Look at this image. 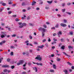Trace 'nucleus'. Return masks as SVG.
Instances as JSON below:
<instances>
[{"mask_svg": "<svg viewBox=\"0 0 74 74\" xmlns=\"http://www.w3.org/2000/svg\"><path fill=\"white\" fill-rule=\"evenodd\" d=\"M42 37H43L44 36V35H45V33H44V32H42Z\"/></svg>", "mask_w": 74, "mask_h": 74, "instance_id": "obj_23", "label": "nucleus"}, {"mask_svg": "<svg viewBox=\"0 0 74 74\" xmlns=\"http://www.w3.org/2000/svg\"><path fill=\"white\" fill-rule=\"evenodd\" d=\"M45 9L46 10H48V9H49V7H46L45 8Z\"/></svg>", "mask_w": 74, "mask_h": 74, "instance_id": "obj_56", "label": "nucleus"}, {"mask_svg": "<svg viewBox=\"0 0 74 74\" xmlns=\"http://www.w3.org/2000/svg\"><path fill=\"white\" fill-rule=\"evenodd\" d=\"M43 3V2L42 1H41V2L39 3L40 4H42Z\"/></svg>", "mask_w": 74, "mask_h": 74, "instance_id": "obj_54", "label": "nucleus"}, {"mask_svg": "<svg viewBox=\"0 0 74 74\" xmlns=\"http://www.w3.org/2000/svg\"><path fill=\"white\" fill-rule=\"evenodd\" d=\"M13 17H16V15H12Z\"/></svg>", "mask_w": 74, "mask_h": 74, "instance_id": "obj_52", "label": "nucleus"}, {"mask_svg": "<svg viewBox=\"0 0 74 74\" xmlns=\"http://www.w3.org/2000/svg\"><path fill=\"white\" fill-rule=\"evenodd\" d=\"M15 36H16V34H13L12 35V37H15Z\"/></svg>", "mask_w": 74, "mask_h": 74, "instance_id": "obj_41", "label": "nucleus"}, {"mask_svg": "<svg viewBox=\"0 0 74 74\" xmlns=\"http://www.w3.org/2000/svg\"><path fill=\"white\" fill-rule=\"evenodd\" d=\"M29 25L31 26H34V24L32 23H30L29 24Z\"/></svg>", "mask_w": 74, "mask_h": 74, "instance_id": "obj_30", "label": "nucleus"}, {"mask_svg": "<svg viewBox=\"0 0 74 74\" xmlns=\"http://www.w3.org/2000/svg\"><path fill=\"white\" fill-rule=\"evenodd\" d=\"M67 63H68V64L69 65V66H71L72 65V64H71L70 63V62H67Z\"/></svg>", "mask_w": 74, "mask_h": 74, "instance_id": "obj_27", "label": "nucleus"}, {"mask_svg": "<svg viewBox=\"0 0 74 74\" xmlns=\"http://www.w3.org/2000/svg\"><path fill=\"white\" fill-rule=\"evenodd\" d=\"M70 35H73V32H70Z\"/></svg>", "mask_w": 74, "mask_h": 74, "instance_id": "obj_60", "label": "nucleus"}, {"mask_svg": "<svg viewBox=\"0 0 74 74\" xmlns=\"http://www.w3.org/2000/svg\"><path fill=\"white\" fill-rule=\"evenodd\" d=\"M36 1H33L32 2V5L33 6L35 4H36Z\"/></svg>", "mask_w": 74, "mask_h": 74, "instance_id": "obj_13", "label": "nucleus"}, {"mask_svg": "<svg viewBox=\"0 0 74 74\" xmlns=\"http://www.w3.org/2000/svg\"><path fill=\"white\" fill-rule=\"evenodd\" d=\"M46 41V39H45L42 40V42H45Z\"/></svg>", "mask_w": 74, "mask_h": 74, "instance_id": "obj_43", "label": "nucleus"}, {"mask_svg": "<svg viewBox=\"0 0 74 74\" xmlns=\"http://www.w3.org/2000/svg\"><path fill=\"white\" fill-rule=\"evenodd\" d=\"M71 4V3H67V5H70Z\"/></svg>", "mask_w": 74, "mask_h": 74, "instance_id": "obj_51", "label": "nucleus"}, {"mask_svg": "<svg viewBox=\"0 0 74 74\" xmlns=\"http://www.w3.org/2000/svg\"><path fill=\"white\" fill-rule=\"evenodd\" d=\"M64 23H67V20L66 19H64Z\"/></svg>", "mask_w": 74, "mask_h": 74, "instance_id": "obj_39", "label": "nucleus"}, {"mask_svg": "<svg viewBox=\"0 0 74 74\" xmlns=\"http://www.w3.org/2000/svg\"><path fill=\"white\" fill-rule=\"evenodd\" d=\"M45 45L46 47H48V44L47 43H46Z\"/></svg>", "mask_w": 74, "mask_h": 74, "instance_id": "obj_35", "label": "nucleus"}, {"mask_svg": "<svg viewBox=\"0 0 74 74\" xmlns=\"http://www.w3.org/2000/svg\"><path fill=\"white\" fill-rule=\"evenodd\" d=\"M7 60V62H10V58H8Z\"/></svg>", "mask_w": 74, "mask_h": 74, "instance_id": "obj_36", "label": "nucleus"}, {"mask_svg": "<svg viewBox=\"0 0 74 74\" xmlns=\"http://www.w3.org/2000/svg\"><path fill=\"white\" fill-rule=\"evenodd\" d=\"M18 24L19 25H22V23H21V22H19L18 23Z\"/></svg>", "mask_w": 74, "mask_h": 74, "instance_id": "obj_61", "label": "nucleus"}, {"mask_svg": "<svg viewBox=\"0 0 74 74\" xmlns=\"http://www.w3.org/2000/svg\"><path fill=\"white\" fill-rule=\"evenodd\" d=\"M3 10H4V8H2L0 9L1 11H2Z\"/></svg>", "mask_w": 74, "mask_h": 74, "instance_id": "obj_44", "label": "nucleus"}, {"mask_svg": "<svg viewBox=\"0 0 74 74\" xmlns=\"http://www.w3.org/2000/svg\"><path fill=\"white\" fill-rule=\"evenodd\" d=\"M23 27V25H20V26H19V27L20 28H22V27Z\"/></svg>", "mask_w": 74, "mask_h": 74, "instance_id": "obj_34", "label": "nucleus"}, {"mask_svg": "<svg viewBox=\"0 0 74 74\" xmlns=\"http://www.w3.org/2000/svg\"><path fill=\"white\" fill-rule=\"evenodd\" d=\"M6 41L5 40H3L1 42H0V45H2L3 44H5Z\"/></svg>", "mask_w": 74, "mask_h": 74, "instance_id": "obj_7", "label": "nucleus"}, {"mask_svg": "<svg viewBox=\"0 0 74 74\" xmlns=\"http://www.w3.org/2000/svg\"><path fill=\"white\" fill-rule=\"evenodd\" d=\"M36 10H40V8H39L38 7L37 8H36Z\"/></svg>", "mask_w": 74, "mask_h": 74, "instance_id": "obj_57", "label": "nucleus"}, {"mask_svg": "<svg viewBox=\"0 0 74 74\" xmlns=\"http://www.w3.org/2000/svg\"><path fill=\"white\" fill-rule=\"evenodd\" d=\"M55 27H56V28H58V27H59V24H57L55 26Z\"/></svg>", "mask_w": 74, "mask_h": 74, "instance_id": "obj_22", "label": "nucleus"}, {"mask_svg": "<svg viewBox=\"0 0 74 74\" xmlns=\"http://www.w3.org/2000/svg\"><path fill=\"white\" fill-rule=\"evenodd\" d=\"M8 13L9 14H10L12 13V12H11V11L8 12Z\"/></svg>", "mask_w": 74, "mask_h": 74, "instance_id": "obj_50", "label": "nucleus"}, {"mask_svg": "<svg viewBox=\"0 0 74 74\" xmlns=\"http://www.w3.org/2000/svg\"><path fill=\"white\" fill-rule=\"evenodd\" d=\"M4 25H5V24L4 23H2L1 24V26H4Z\"/></svg>", "mask_w": 74, "mask_h": 74, "instance_id": "obj_53", "label": "nucleus"}, {"mask_svg": "<svg viewBox=\"0 0 74 74\" xmlns=\"http://www.w3.org/2000/svg\"><path fill=\"white\" fill-rule=\"evenodd\" d=\"M10 55L11 56H12L13 55H14V53H13V52H11L10 53Z\"/></svg>", "mask_w": 74, "mask_h": 74, "instance_id": "obj_25", "label": "nucleus"}, {"mask_svg": "<svg viewBox=\"0 0 74 74\" xmlns=\"http://www.w3.org/2000/svg\"><path fill=\"white\" fill-rule=\"evenodd\" d=\"M34 70H35V72H37V69L36 67H34L33 68Z\"/></svg>", "mask_w": 74, "mask_h": 74, "instance_id": "obj_11", "label": "nucleus"}, {"mask_svg": "<svg viewBox=\"0 0 74 74\" xmlns=\"http://www.w3.org/2000/svg\"><path fill=\"white\" fill-rule=\"evenodd\" d=\"M12 2H9L8 4H12Z\"/></svg>", "mask_w": 74, "mask_h": 74, "instance_id": "obj_64", "label": "nucleus"}, {"mask_svg": "<svg viewBox=\"0 0 74 74\" xmlns=\"http://www.w3.org/2000/svg\"><path fill=\"white\" fill-rule=\"evenodd\" d=\"M32 62L33 63V64H37V66H39V65H40V66H42L43 65L42 64V63H36L34 62Z\"/></svg>", "mask_w": 74, "mask_h": 74, "instance_id": "obj_5", "label": "nucleus"}, {"mask_svg": "<svg viewBox=\"0 0 74 74\" xmlns=\"http://www.w3.org/2000/svg\"><path fill=\"white\" fill-rule=\"evenodd\" d=\"M15 21H16V22H18V21H19V20L17 18L15 19Z\"/></svg>", "mask_w": 74, "mask_h": 74, "instance_id": "obj_46", "label": "nucleus"}, {"mask_svg": "<svg viewBox=\"0 0 74 74\" xmlns=\"http://www.w3.org/2000/svg\"><path fill=\"white\" fill-rule=\"evenodd\" d=\"M46 23L47 25H49V22H46Z\"/></svg>", "mask_w": 74, "mask_h": 74, "instance_id": "obj_62", "label": "nucleus"}, {"mask_svg": "<svg viewBox=\"0 0 74 74\" xmlns=\"http://www.w3.org/2000/svg\"><path fill=\"white\" fill-rule=\"evenodd\" d=\"M19 62H20V64H21L23 63L24 61L22 60H21L19 61Z\"/></svg>", "mask_w": 74, "mask_h": 74, "instance_id": "obj_15", "label": "nucleus"}, {"mask_svg": "<svg viewBox=\"0 0 74 74\" xmlns=\"http://www.w3.org/2000/svg\"><path fill=\"white\" fill-rule=\"evenodd\" d=\"M22 74H26V72H24L22 73Z\"/></svg>", "mask_w": 74, "mask_h": 74, "instance_id": "obj_58", "label": "nucleus"}, {"mask_svg": "<svg viewBox=\"0 0 74 74\" xmlns=\"http://www.w3.org/2000/svg\"><path fill=\"white\" fill-rule=\"evenodd\" d=\"M64 47H65L64 46H62L61 47V48H62V49H64Z\"/></svg>", "mask_w": 74, "mask_h": 74, "instance_id": "obj_33", "label": "nucleus"}, {"mask_svg": "<svg viewBox=\"0 0 74 74\" xmlns=\"http://www.w3.org/2000/svg\"><path fill=\"white\" fill-rule=\"evenodd\" d=\"M22 25H23V26H26V25L27 24H26V23H22Z\"/></svg>", "mask_w": 74, "mask_h": 74, "instance_id": "obj_21", "label": "nucleus"}, {"mask_svg": "<svg viewBox=\"0 0 74 74\" xmlns=\"http://www.w3.org/2000/svg\"><path fill=\"white\" fill-rule=\"evenodd\" d=\"M2 67H8L9 66L8 65H3L2 66Z\"/></svg>", "mask_w": 74, "mask_h": 74, "instance_id": "obj_16", "label": "nucleus"}, {"mask_svg": "<svg viewBox=\"0 0 74 74\" xmlns=\"http://www.w3.org/2000/svg\"><path fill=\"white\" fill-rule=\"evenodd\" d=\"M60 25L61 26L63 27H66V26H67V25H66V24L63 23H61L60 24Z\"/></svg>", "mask_w": 74, "mask_h": 74, "instance_id": "obj_6", "label": "nucleus"}, {"mask_svg": "<svg viewBox=\"0 0 74 74\" xmlns=\"http://www.w3.org/2000/svg\"><path fill=\"white\" fill-rule=\"evenodd\" d=\"M43 26L44 28H47V25H43Z\"/></svg>", "mask_w": 74, "mask_h": 74, "instance_id": "obj_37", "label": "nucleus"}, {"mask_svg": "<svg viewBox=\"0 0 74 74\" xmlns=\"http://www.w3.org/2000/svg\"><path fill=\"white\" fill-rule=\"evenodd\" d=\"M57 61H58V62H60V59L58 58L57 59Z\"/></svg>", "mask_w": 74, "mask_h": 74, "instance_id": "obj_32", "label": "nucleus"}, {"mask_svg": "<svg viewBox=\"0 0 74 74\" xmlns=\"http://www.w3.org/2000/svg\"><path fill=\"white\" fill-rule=\"evenodd\" d=\"M10 48H11V49H14V48H15V47L14 46H12L10 47Z\"/></svg>", "mask_w": 74, "mask_h": 74, "instance_id": "obj_31", "label": "nucleus"}, {"mask_svg": "<svg viewBox=\"0 0 74 74\" xmlns=\"http://www.w3.org/2000/svg\"><path fill=\"white\" fill-rule=\"evenodd\" d=\"M63 53H64V55H65L66 56H69V57H70V56H68L67 54H66V52H63Z\"/></svg>", "mask_w": 74, "mask_h": 74, "instance_id": "obj_19", "label": "nucleus"}, {"mask_svg": "<svg viewBox=\"0 0 74 74\" xmlns=\"http://www.w3.org/2000/svg\"><path fill=\"white\" fill-rule=\"evenodd\" d=\"M44 45H42L40 46H38V48H40L41 49H42V48H44Z\"/></svg>", "mask_w": 74, "mask_h": 74, "instance_id": "obj_8", "label": "nucleus"}, {"mask_svg": "<svg viewBox=\"0 0 74 74\" xmlns=\"http://www.w3.org/2000/svg\"><path fill=\"white\" fill-rule=\"evenodd\" d=\"M38 30L39 31H40V30L41 31L42 33H45L46 30L43 28L40 27L39 29Z\"/></svg>", "mask_w": 74, "mask_h": 74, "instance_id": "obj_2", "label": "nucleus"}, {"mask_svg": "<svg viewBox=\"0 0 74 74\" xmlns=\"http://www.w3.org/2000/svg\"><path fill=\"white\" fill-rule=\"evenodd\" d=\"M12 69H14L15 68V66H12L11 67Z\"/></svg>", "mask_w": 74, "mask_h": 74, "instance_id": "obj_38", "label": "nucleus"}, {"mask_svg": "<svg viewBox=\"0 0 74 74\" xmlns=\"http://www.w3.org/2000/svg\"><path fill=\"white\" fill-rule=\"evenodd\" d=\"M29 41L28 40H27L26 41H25V43L26 44V45H30L31 46H33V45H32V44L31 43H29Z\"/></svg>", "mask_w": 74, "mask_h": 74, "instance_id": "obj_4", "label": "nucleus"}, {"mask_svg": "<svg viewBox=\"0 0 74 74\" xmlns=\"http://www.w3.org/2000/svg\"><path fill=\"white\" fill-rule=\"evenodd\" d=\"M2 5L3 6H5V5H6V4L5 3H2Z\"/></svg>", "mask_w": 74, "mask_h": 74, "instance_id": "obj_24", "label": "nucleus"}, {"mask_svg": "<svg viewBox=\"0 0 74 74\" xmlns=\"http://www.w3.org/2000/svg\"><path fill=\"white\" fill-rule=\"evenodd\" d=\"M50 72H51V73H54L55 72V71L53 70H51L50 69L49 70Z\"/></svg>", "mask_w": 74, "mask_h": 74, "instance_id": "obj_17", "label": "nucleus"}, {"mask_svg": "<svg viewBox=\"0 0 74 74\" xmlns=\"http://www.w3.org/2000/svg\"><path fill=\"white\" fill-rule=\"evenodd\" d=\"M57 34L56 33H54L53 34V36H56Z\"/></svg>", "mask_w": 74, "mask_h": 74, "instance_id": "obj_47", "label": "nucleus"}, {"mask_svg": "<svg viewBox=\"0 0 74 74\" xmlns=\"http://www.w3.org/2000/svg\"><path fill=\"white\" fill-rule=\"evenodd\" d=\"M55 29V27H53L51 28V29Z\"/></svg>", "mask_w": 74, "mask_h": 74, "instance_id": "obj_63", "label": "nucleus"}, {"mask_svg": "<svg viewBox=\"0 0 74 74\" xmlns=\"http://www.w3.org/2000/svg\"><path fill=\"white\" fill-rule=\"evenodd\" d=\"M53 69H56V65L55 64H53Z\"/></svg>", "mask_w": 74, "mask_h": 74, "instance_id": "obj_12", "label": "nucleus"}, {"mask_svg": "<svg viewBox=\"0 0 74 74\" xmlns=\"http://www.w3.org/2000/svg\"><path fill=\"white\" fill-rule=\"evenodd\" d=\"M36 59H37L38 60H41L42 58L41 57H40V56L38 55L37 56V57L35 58Z\"/></svg>", "mask_w": 74, "mask_h": 74, "instance_id": "obj_3", "label": "nucleus"}, {"mask_svg": "<svg viewBox=\"0 0 74 74\" xmlns=\"http://www.w3.org/2000/svg\"><path fill=\"white\" fill-rule=\"evenodd\" d=\"M20 64H21V63H20V62L17 63V66H19Z\"/></svg>", "mask_w": 74, "mask_h": 74, "instance_id": "obj_49", "label": "nucleus"}, {"mask_svg": "<svg viewBox=\"0 0 74 74\" xmlns=\"http://www.w3.org/2000/svg\"><path fill=\"white\" fill-rule=\"evenodd\" d=\"M22 6H24V5H26V3L25 2H23L21 3Z\"/></svg>", "mask_w": 74, "mask_h": 74, "instance_id": "obj_14", "label": "nucleus"}, {"mask_svg": "<svg viewBox=\"0 0 74 74\" xmlns=\"http://www.w3.org/2000/svg\"><path fill=\"white\" fill-rule=\"evenodd\" d=\"M53 40L54 41H57V40L55 38H53Z\"/></svg>", "mask_w": 74, "mask_h": 74, "instance_id": "obj_42", "label": "nucleus"}, {"mask_svg": "<svg viewBox=\"0 0 74 74\" xmlns=\"http://www.w3.org/2000/svg\"><path fill=\"white\" fill-rule=\"evenodd\" d=\"M29 38L30 39H32V36H29Z\"/></svg>", "mask_w": 74, "mask_h": 74, "instance_id": "obj_59", "label": "nucleus"}, {"mask_svg": "<svg viewBox=\"0 0 74 74\" xmlns=\"http://www.w3.org/2000/svg\"><path fill=\"white\" fill-rule=\"evenodd\" d=\"M27 64V63L25 62V64H24L23 66V67H25V66H26V65Z\"/></svg>", "mask_w": 74, "mask_h": 74, "instance_id": "obj_45", "label": "nucleus"}, {"mask_svg": "<svg viewBox=\"0 0 74 74\" xmlns=\"http://www.w3.org/2000/svg\"><path fill=\"white\" fill-rule=\"evenodd\" d=\"M48 42H51V39L49 38L48 39Z\"/></svg>", "mask_w": 74, "mask_h": 74, "instance_id": "obj_40", "label": "nucleus"}, {"mask_svg": "<svg viewBox=\"0 0 74 74\" xmlns=\"http://www.w3.org/2000/svg\"><path fill=\"white\" fill-rule=\"evenodd\" d=\"M62 12H64L65 11H66V9H62Z\"/></svg>", "mask_w": 74, "mask_h": 74, "instance_id": "obj_29", "label": "nucleus"}, {"mask_svg": "<svg viewBox=\"0 0 74 74\" xmlns=\"http://www.w3.org/2000/svg\"><path fill=\"white\" fill-rule=\"evenodd\" d=\"M62 32L61 31H59L57 33V35H62Z\"/></svg>", "mask_w": 74, "mask_h": 74, "instance_id": "obj_9", "label": "nucleus"}, {"mask_svg": "<svg viewBox=\"0 0 74 74\" xmlns=\"http://www.w3.org/2000/svg\"><path fill=\"white\" fill-rule=\"evenodd\" d=\"M64 72L65 74H68V71L66 69H65L64 71Z\"/></svg>", "mask_w": 74, "mask_h": 74, "instance_id": "obj_10", "label": "nucleus"}, {"mask_svg": "<svg viewBox=\"0 0 74 74\" xmlns=\"http://www.w3.org/2000/svg\"><path fill=\"white\" fill-rule=\"evenodd\" d=\"M71 69L72 70H74V66H72L71 67Z\"/></svg>", "mask_w": 74, "mask_h": 74, "instance_id": "obj_55", "label": "nucleus"}, {"mask_svg": "<svg viewBox=\"0 0 74 74\" xmlns=\"http://www.w3.org/2000/svg\"><path fill=\"white\" fill-rule=\"evenodd\" d=\"M68 48H69V49H70L71 48V49H73V47L72 46H68Z\"/></svg>", "mask_w": 74, "mask_h": 74, "instance_id": "obj_18", "label": "nucleus"}, {"mask_svg": "<svg viewBox=\"0 0 74 74\" xmlns=\"http://www.w3.org/2000/svg\"><path fill=\"white\" fill-rule=\"evenodd\" d=\"M62 7H64L65 5V3H62Z\"/></svg>", "mask_w": 74, "mask_h": 74, "instance_id": "obj_26", "label": "nucleus"}, {"mask_svg": "<svg viewBox=\"0 0 74 74\" xmlns=\"http://www.w3.org/2000/svg\"><path fill=\"white\" fill-rule=\"evenodd\" d=\"M64 40L63 39H61V42H63V41H64Z\"/></svg>", "mask_w": 74, "mask_h": 74, "instance_id": "obj_48", "label": "nucleus"}, {"mask_svg": "<svg viewBox=\"0 0 74 74\" xmlns=\"http://www.w3.org/2000/svg\"><path fill=\"white\" fill-rule=\"evenodd\" d=\"M8 71V70L6 69H5L3 70V72H4V73H6V72Z\"/></svg>", "mask_w": 74, "mask_h": 74, "instance_id": "obj_28", "label": "nucleus"}, {"mask_svg": "<svg viewBox=\"0 0 74 74\" xmlns=\"http://www.w3.org/2000/svg\"><path fill=\"white\" fill-rule=\"evenodd\" d=\"M47 2L49 4H51L52 3V1H47Z\"/></svg>", "mask_w": 74, "mask_h": 74, "instance_id": "obj_20", "label": "nucleus"}, {"mask_svg": "<svg viewBox=\"0 0 74 74\" xmlns=\"http://www.w3.org/2000/svg\"><path fill=\"white\" fill-rule=\"evenodd\" d=\"M1 34H0V36L2 38H4L5 37V36H7V35L5 34V32H1Z\"/></svg>", "mask_w": 74, "mask_h": 74, "instance_id": "obj_1", "label": "nucleus"}]
</instances>
